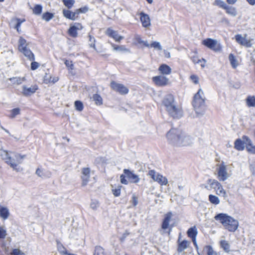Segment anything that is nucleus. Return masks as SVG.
Returning <instances> with one entry per match:
<instances>
[{"label": "nucleus", "mask_w": 255, "mask_h": 255, "mask_svg": "<svg viewBox=\"0 0 255 255\" xmlns=\"http://www.w3.org/2000/svg\"><path fill=\"white\" fill-rule=\"evenodd\" d=\"M169 144L176 146H187L192 142L191 136L177 128H171L166 133Z\"/></svg>", "instance_id": "obj_1"}, {"label": "nucleus", "mask_w": 255, "mask_h": 255, "mask_svg": "<svg viewBox=\"0 0 255 255\" xmlns=\"http://www.w3.org/2000/svg\"><path fill=\"white\" fill-rule=\"evenodd\" d=\"M162 104L170 117L174 119H179L183 116L182 111L177 107L173 95L169 94L165 95Z\"/></svg>", "instance_id": "obj_2"}, {"label": "nucleus", "mask_w": 255, "mask_h": 255, "mask_svg": "<svg viewBox=\"0 0 255 255\" xmlns=\"http://www.w3.org/2000/svg\"><path fill=\"white\" fill-rule=\"evenodd\" d=\"M214 219L220 221L225 228L230 232H235L239 226L238 220L225 213L217 214L214 217Z\"/></svg>", "instance_id": "obj_3"}, {"label": "nucleus", "mask_w": 255, "mask_h": 255, "mask_svg": "<svg viewBox=\"0 0 255 255\" xmlns=\"http://www.w3.org/2000/svg\"><path fill=\"white\" fill-rule=\"evenodd\" d=\"M201 92L203 94V92L200 88L198 91L194 95L192 102V105L198 115H203V111L205 107V99L202 98L201 96Z\"/></svg>", "instance_id": "obj_4"}, {"label": "nucleus", "mask_w": 255, "mask_h": 255, "mask_svg": "<svg viewBox=\"0 0 255 255\" xmlns=\"http://www.w3.org/2000/svg\"><path fill=\"white\" fill-rule=\"evenodd\" d=\"M202 44L208 48L215 51L219 52L222 50V46L217 43V41L210 38H206L202 41Z\"/></svg>", "instance_id": "obj_5"}, {"label": "nucleus", "mask_w": 255, "mask_h": 255, "mask_svg": "<svg viewBox=\"0 0 255 255\" xmlns=\"http://www.w3.org/2000/svg\"><path fill=\"white\" fill-rule=\"evenodd\" d=\"M111 87L113 90L121 95L127 94L129 91L128 88L123 84L118 83L114 81L111 82Z\"/></svg>", "instance_id": "obj_6"}, {"label": "nucleus", "mask_w": 255, "mask_h": 255, "mask_svg": "<svg viewBox=\"0 0 255 255\" xmlns=\"http://www.w3.org/2000/svg\"><path fill=\"white\" fill-rule=\"evenodd\" d=\"M90 171L91 170L89 167H84L82 168L81 175L82 186L85 187L88 184L90 180Z\"/></svg>", "instance_id": "obj_7"}, {"label": "nucleus", "mask_w": 255, "mask_h": 255, "mask_svg": "<svg viewBox=\"0 0 255 255\" xmlns=\"http://www.w3.org/2000/svg\"><path fill=\"white\" fill-rule=\"evenodd\" d=\"M235 39L237 43L247 48L251 47L252 43L251 40L247 39V34L245 36H242L241 34H237L235 36Z\"/></svg>", "instance_id": "obj_8"}, {"label": "nucleus", "mask_w": 255, "mask_h": 255, "mask_svg": "<svg viewBox=\"0 0 255 255\" xmlns=\"http://www.w3.org/2000/svg\"><path fill=\"white\" fill-rule=\"evenodd\" d=\"M123 172L126 175L130 183L136 184L139 182L140 178L138 175L133 172V171H130L128 169H124Z\"/></svg>", "instance_id": "obj_9"}, {"label": "nucleus", "mask_w": 255, "mask_h": 255, "mask_svg": "<svg viewBox=\"0 0 255 255\" xmlns=\"http://www.w3.org/2000/svg\"><path fill=\"white\" fill-rule=\"evenodd\" d=\"M228 177L226 166L224 165V163H222L220 164L218 170V178L220 181H224Z\"/></svg>", "instance_id": "obj_10"}, {"label": "nucleus", "mask_w": 255, "mask_h": 255, "mask_svg": "<svg viewBox=\"0 0 255 255\" xmlns=\"http://www.w3.org/2000/svg\"><path fill=\"white\" fill-rule=\"evenodd\" d=\"M169 79L163 75L154 76L152 81L158 86H164L168 84Z\"/></svg>", "instance_id": "obj_11"}, {"label": "nucleus", "mask_w": 255, "mask_h": 255, "mask_svg": "<svg viewBox=\"0 0 255 255\" xmlns=\"http://www.w3.org/2000/svg\"><path fill=\"white\" fill-rule=\"evenodd\" d=\"M172 215V214L171 212H169L165 215L164 218L161 224V228L163 230H166L168 228L172 229V228L174 227L173 224L169 225V221L171 218Z\"/></svg>", "instance_id": "obj_12"}, {"label": "nucleus", "mask_w": 255, "mask_h": 255, "mask_svg": "<svg viewBox=\"0 0 255 255\" xmlns=\"http://www.w3.org/2000/svg\"><path fill=\"white\" fill-rule=\"evenodd\" d=\"M207 182L208 184H210V188H209L208 185L205 184L201 185V186L204 187V188L208 190L211 189H214L215 190L217 188H220V186L221 187V184L216 179L209 178L207 180Z\"/></svg>", "instance_id": "obj_13"}, {"label": "nucleus", "mask_w": 255, "mask_h": 255, "mask_svg": "<svg viewBox=\"0 0 255 255\" xmlns=\"http://www.w3.org/2000/svg\"><path fill=\"white\" fill-rule=\"evenodd\" d=\"M38 89V86L36 85L32 86L29 88H27L26 86H23L22 94L25 96H30L34 94Z\"/></svg>", "instance_id": "obj_14"}, {"label": "nucleus", "mask_w": 255, "mask_h": 255, "mask_svg": "<svg viewBox=\"0 0 255 255\" xmlns=\"http://www.w3.org/2000/svg\"><path fill=\"white\" fill-rule=\"evenodd\" d=\"M20 52L22 53L23 55L27 57V58L30 61L35 60V56L33 52L30 50V49L27 48V47H22L21 50H19Z\"/></svg>", "instance_id": "obj_15"}, {"label": "nucleus", "mask_w": 255, "mask_h": 255, "mask_svg": "<svg viewBox=\"0 0 255 255\" xmlns=\"http://www.w3.org/2000/svg\"><path fill=\"white\" fill-rule=\"evenodd\" d=\"M63 13L65 17L71 20H75L78 16L76 10L75 12H72L69 10L63 9Z\"/></svg>", "instance_id": "obj_16"}, {"label": "nucleus", "mask_w": 255, "mask_h": 255, "mask_svg": "<svg viewBox=\"0 0 255 255\" xmlns=\"http://www.w3.org/2000/svg\"><path fill=\"white\" fill-rule=\"evenodd\" d=\"M158 71L162 75H169L171 73L172 69L168 65L162 64L159 67Z\"/></svg>", "instance_id": "obj_17"}, {"label": "nucleus", "mask_w": 255, "mask_h": 255, "mask_svg": "<svg viewBox=\"0 0 255 255\" xmlns=\"http://www.w3.org/2000/svg\"><path fill=\"white\" fill-rule=\"evenodd\" d=\"M140 21L144 27H147L150 24V20L148 15L145 14L143 12L140 13Z\"/></svg>", "instance_id": "obj_18"}, {"label": "nucleus", "mask_w": 255, "mask_h": 255, "mask_svg": "<svg viewBox=\"0 0 255 255\" xmlns=\"http://www.w3.org/2000/svg\"><path fill=\"white\" fill-rule=\"evenodd\" d=\"M197 234L198 231L195 226L190 228L187 232L188 237L192 240L196 239Z\"/></svg>", "instance_id": "obj_19"}, {"label": "nucleus", "mask_w": 255, "mask_h": 255, "mask_svg": "<svg viewBox=\"0 0 255 255\" xmlns=\"http://www.w3.org/2000/svg\"><path fill=\"white\" fill-rule=\"evenodd\" d=\"M190 242L186 240H184L181 242H179L178 245L177 252L181 253L186 249L187 248Z\"/></svg>", "instance_id": "obj_20"}, {"label": "nucleus", "mask_w": 255, "mask_h": 255, "mask_svg": "<svg viewBox=\"0 0 255 255\" xmlns=\"http://www.w3.org/2000/svg\"><path fill=\"white\" fill-rule=\"evenodd\" d=\"M234 144L235 148L239 151H242L245 149V145L244 141L241 138L237 139L235 141Z\"/></svg>", "instance_id": "obj_21"}, {"label": "nucleus", "mask_w": 255, "mask_h": 255, "mask_svg": "<svg viewBox=\"0 0 255 255\" xmlns=\"http://www.w3.org/2000/svg\"><path fill=\"white\" fill-rule=\"evenodd\" d=\"M9 215V212L7 208L5 207L0 206V217L3 219L5 220L8 218Z\"/></svg>", "instance_id": "obj_22"}, {"label": "nucleus", "mask_w": 255, "mask_h": 255, "mask_svg": "<svg viewBox=\"0 0 255 255\" xmlns=\"http://www.w3.org/2000/svg\"><path fill=\"white\" fill-rule=\"evenodd\" d=\"M154 181L157 182L161 185H165L168 183L167 179L160 174H157Z\"/></svg>", "instance_id": "obj_23"}, {"label": "nucleus", "mask_w": 255, "mask_h": 255, "mask_svg": "<svg viewBox=\"0 0 255 255\" xmlns=\"http://www.w3.org/2000/svg\"><path fill=\"white\" fill-rule=\"evenodd\" d=\"M56 242L57 250L59 253L62 255H64L66 254L67 251L63 244L59 240H56Z\"/></svg>", "instance_id": "obj_24"}, {"label": "nucleus", "mask_w": 255, "mask_h": 255, "mask_svg": "<svg viewBox=\"0 0 255 255\" xmlns=\"http://www.w3.org/2000/svg\"><path fill=\"white\" fill-rule=\"evenodd\" d=\"M220 246L226 253H229L230 252V245L227 241L225 240L221 241Z\"/></svg>", "instance_id": "obj_25"}, {"label": "nucleus", "mask_w": 255, "mask_h": 255, "mask_svg": "<svg viewBox=\"0 0 255 255\" xmlns=\"http://www.w3.org/2000/svg\"><path fill=\"white\" fill-rule=\"evenodd\" d=\"M82 26L80 23H75L72 25L68 32H77V31L82 29Z\"/></svg>", "instance_id": "obj_26"}, {"label": "nucleus", "mask_w": 255, "mask_h": 255, "mask_svg": "<svg viewBox=\"0 0 255 255\" xmlns=\"http://www.w3.org/2000/svg\"><path fill=\"white\" fill-rule=\"evenodd\" d=\"M226 12L233 16H235L237 15V11L235 7L229 5H227L225 9Z\"/></svg>", "instance_id": "obj_27"}, {"label": "nucleus", "mask_w": 255, "mask_h": 255, "mask_svg": "<svg viewBox=\"0 0 255 255\" xmlns=\"http://www.w3.org/2000/svg\"><path fill=\"white\" fill-rule=\"evenodd\" d=\"M229 59L232 67L236 68L238 66V64L235 55L232 53H230L229 55Z\"/></svg>", "instance_id": "obj_28"}, {"label": "nucleus", "mask_w": 255, "mask_h": 255, "mask_svg": "<svg viewBox=\"0 0 255 255\" xmlns=\"http://www.w3.org/2000/svg\"><path fill=\"white\" fill-rule=\"evenodd\" d=\"M203 251H206L207 255H217V253L213 250V247L211 245L205 246Z\"/></svg>", "instance_id": "obj_29"}, {"label": "nucleus", "mask_w": 255, "mask_h": 255, "mask_svg": "<svg viewBox=\"0 0 255 255\" xmlns=\"http://www.w3.org/2000/svg\"><path fill=\"white\" fill-rule=\"evenodd\" d=\"M93 101H95L97 105L101 106L103 104V99L98 94H95L93 96Z\"/></svg>", "instance_id": "obj_30"}, {"label": "nucleus", "mask_w": 255, "mask_h": 255, "mask_svg": "<svg viewBox=\"0 0 255 255\" xmlns=\"http://www.w3.org/2000/svg\"><path fill=\"white\" fill-rule=\"evenodd\" d=\"M190 57L192 62L195 64L199 63L201 61V60L198 59L197 52L196 51L191 52Z\"/></svg>", "instance_id": "obj_31"}, {"label": "nucleus", "mask_w": 255, "mask_h": 255, "mask_svg": "<svg viewBox=\"0 0 255 255\" xmlns=\"http://www.w3.org/2000/svg\"><path fill=\"white\" fill-rule=\"evenodd\" d=\"M247 105L250 107H255V97L248 96L246 99Z\"/></svg>", "instance_id": "obj_32"}, {"label": "nucleus", "mask_w": 255, "mask_h": 255, "mask_svg": "<svg viewBox=\"0 0 255 255\" xmlns=\"http://www.w3.org/2000/svg\"><path fill=\"white\" fill-rule=\"evenodd\" d=\"M209 200L213 204L218 205L220 203L219 198L214 195L210 194L209 195Z\"/></svg>", "instance_id": "obj_33"}, {"label": "nucleus", "mask_w": 255, "mask_h": 255, "mask_svg": "<svg viewBox=\"0 0 255 255\" xmlns=\"http://www.w3.org/2000/svg\"><path fill=\"white\" fill-rule=\"evenodd\" d=\"M110 37L114 38L116 41H120L123 39V37L118 34V33H106Z\"/></svg>", "instance_id": "obj_34"}, {"label": "nucleus", "mask_w": 255, "mask_h": 255, "mask_svg": "<svg viewBox=\"0 0 255 255\" xmlns=\"http://www.w3.org/2000/svg\"><path fill=\"white\" fill-rule=\"evenodd\" d=\"M114 49L117 51H124L129 52L130 51L128 49L125 47L124 45H117L114 44H112Z\"/></svg>", "instance_id": "obj_35"}, {"label": "nucleus", "mask_w": 255, "mask_h": 255, "mask_svg": "<svg viewBox=\"0 0 255 255\" xmlns=\"http://www.w3.org/2000/svg\"><path fill=\"white\" fill-rule=\"evenodd\" d=\"M25 79L24 78H21L20 77H12L9 79V80L13 84H16L19 85Z\"/></svg>", "instance_id": "obj_36"}, {"label": "nucleus", "mask_w": 255, "mask_h": 255, "mask_svg": "<svg viewBox=\"0 0 255 255\" xmlns=\"http://www.w3.org/2000/svg\"><path fill=\"white\" fill-rule=\"evenodd\" d=\"M74 106L75 109L79 112L82 111L84 109V105L83 103L79 100L75 101Z\"/></svg>", "instance_id": "obj_37"}, {"label": "nucleus", "mask_w": 255, "mask_h": 255, "mask_svg": "<svg viewBox=\"0 0 255 255\" xmlns=\"http://www.w3.org/2000/svg\"><path fill=\"white\" fill-rule=\"evenodd\" d=\"M20 114V109L19 108H15L10 111V115L9 118L11 119L14 118L16 116Z\"/></svg>", "instance_id": "obj_38"}, {"label": "nucleus", "mask_w": 255, "mask_h": 255, "mask_svg": "<svg viewBox=\"0 0 255 255\" xmlns=\"http://www.w3.org/2000/svg\"><path fill=\"white\" fill-rule=\"evenodd\" d=\"M42 6L40 4H36L33 9V13L36 15H40L42 12Z\"/></svg>", "instance_id": "obj_39"}, {"label": "nucleus", "mask_w": 255, "mask_h": 255, "mask_svg": "<svg viewBox=\"0 0 255 255\" xmlns=\"http://www.w3.org/2000/svg\"><path fill=\"white\" fill-rule=\"evenodd\" d=\"M54 15L52 13L46 12L42 15V18L46 21H49L53 17Z\"/></svg>", "instance_id": "obj_40"}, {"label": "nucleus", "mask_w": 255, "mask_h": 255, "mask_svg": "<svg viewBox=\"0 0 255 255\" xmlns=\"http://www.w3.org/2000/svg\"><path fill=\"white\" fill-rule=\"evenodd\" d=\"M8 165H10L11 167L13 168V169H15L17 165V164L15 163V159L13 158H12L11 156H10V159H7V160H6L5 162Z\"/></svg>", "instance_id": "obj_41"}, {"label": "nucleus", "mask_w": 255, "mask_h": 255, "mask_svg": "<svg viewBox=\"0 0 255 255\" xmlns=\"http://www.w3.org/2000/svg\"><path fill=\"white\" fill-rule=\"evenodd\" d=\"M242 139L244 141V144L247 148V146H250L253 144L251 139L247 135H243Z\"/></svg>", "instance_id": "obj_42"}, {"label": "nucleus", "mask_w": 255, "mask_h": 255, "mask_svg": "<svg viewBox=\"0 0 255 255\" xmlns=\"http://www.w3.org/2000/svg\"><path fill=\"white\" fill-rule=\"evenodd\" d=\"M215 191L216 194L219 196L225 197L226 195V191L223 189L222 185L221 187L220 186V188H216V189H215Z\"/></svg>", "instance_id": "obj_43"}, {"label": "nucleus", "mask_w": 255, "mask_h": 255, "mask_svg": "<svg viewBox=\"0 0 255 255\" xmlns=\"http://www.w3.org/2000/svg\"><path fill=\"white\" fill-rule=\"evenodd\" d=\"M26 42V40L24 38H23L22 37H20L19 40H18V46L19 50H21V48H22V47H26V45H25Z\"/></svg>", "instance_id": "obj_44"}, {"label": "nucleus", "mask_w": 255, "mask_h": 255, "mask_svg": "<svg viewBox=\"0 0 255 255\" xmlns=\"http://www.w3.org/2000/svg\"><path fill=\"white\" fill-rule=\"evenodd\" d=\"M149 46L158 50H161L162 49V47L160 43L157 41H153L151 43Z\"/></svg>", "instance_id": "obj_45"}, {"label": "nucleus", "mask_w": 255, "mask_h": 255, "mask_svg": "<svg viewBox=\"0 0 255 255\" xmlns=\"http://www.w3.org/2000/svg\"><path fill=\"white\" fill-rule=\"evenodd\" d=\"M214 5H218L219 7L225 9V7L227 4L222 0H215L214 3Z\"/></svg>", "instance_id": "obj_46"}, {"label": "nucleus", "mask_w": 255, "mask_h": 255, "mask_svg": "<svg viewBox=\"0 0 255 255\" xmlns=\"http://www.w3.org/2000/svg\"><path fill=\"white\" fill-rule=\"evenodd\" d=\"M135 40L137 43L140 44H143L144 46L147 47H149V44H148L147 41H144L142 40V39L139 36L136 37L135 38Z\"/></svg>", "instance_id": "obj_47"}, {"label": "nucleus", "mask_w": 255, "mask_h": 255, "mask_svg": "<svg viewBox=\"0 0 255 255\" xmlns=\"http://www.w3.org/2000/svg\"><path fill=\"white\" fill-rule=\"evenodd\" d=\"M64 4L68 8H71L75 3L74 0H62Z\"/></svg>", "instance_id": "obj_48"}, {"label": "nucleus", "mask_w": 255, "mask_h": 255, "mask_svg": "<svg viewBox=\"0 0 255 255\" xmlns=\"http://www.w3.org/2000/svg\"><path fill=\"white\" fill-rule=\"evenodd\" d=\"M122 186L119 185L117 188L112 189V193L115 197H119L121 195V190Z\"/></svg>", "instance_id": "obj_49"}, {"label": "nucleus", "mask_w": 255, "mask_h": 255, "mask_svg": "<svg viewBox=\"0 0 255 255\" xmlns=\"http://www.w3.org/2000/svg\"><path fill=\"white\" fill-rule=\"evenodd\" d=\"M0 156L1 158L6 162L7 159H10V155L8 152L6 150H3L1 152Z\"/></svg>", "instance_id": "obj_50"}, {"label": "nucleus", "mask_w": 255, "mask_h": 255, "mask_svg": "<svg viewBox=\"0 0 255 255\" xmlns=\"http://www.w3.org/2000/svg\"><path fill=\"white\" fill-rule=\"evenodd\" d=\"M89 46L90 47H92L93 48H94L95 49H96V47H95V42H96V40L94 38V37H93L91 35H89Z\"/></svg>", "instance_id": "obj_51"}, {"label": "nucleus", "mask_w": 255, "mask_h": 255, "mask_svg": "<svg viewBox=\"0 0 255 255\" xmlns=\"http://www.w3.org/2000/svg\"><path fill=\"white\" fill-rule=\"evenodd\" d=\"M99 207V203L98 201L96 200H92L91 203L90 204V207L94 210H96Z\"/></svg>", "instance_id": "obj_52"}, {"label": "nucleus", "mask_w": 255, "mask_h": 255, "mask_svg": "<svg viewBox=\"0 0 255 255\" xmlns=\"http://www.w3.org/2000/svg\"><path fill=\"white\" fill-rule=\"evenodd\" d=\"M127 176L124 173L120 175V181L121 183L124 185H128V181L126 179Z\"/></svg>", "instance_id": "obj_53"}, {"label": "nucleus", "mask_w": 255, "mask_h": 255, "mask_svg": "<svg viewBox=\"0 0 255 255\" xmlns=\"http://www.w3.org/2000/svg\"><path fill=\"white\" fill-rule=\"evenodd\" d=\"M64 64L70 70L74 69V66L72 61L65 60Z\"/></svg>", "instance_id": "obj_54"}, {"label": "nucleus", "mask_w": 255, "mask_h": 255, "mask_svg": "<svg viewBox=\"0 0 255 255\" xmlns=\"http://www.w3.org/2000/svg\"><path fill=\"white\" fill-rule=\"evenodd\" d=\"M30 69L32 71L36 70L40 66V64L37 62L31 61Z\"/></svg>", "instance_id": "obj_55"}, {"label": "nucleus", "mask_w": 255, "mask_h": 255, "mask_svg": "<svg viewBox=\"0 0 255 255\" xmlns=\"http://www.w3.org/2000/svg\"><path fill=\"white\" fill-rule=\"evenodd\" d=\"M130 233L128 230H126L125 232L122 235V237L120 238V242L121 243H123L125 241L127 236Z\"/></svg>", "instance_id": "obj_56"}, {"label": "nucleus", "mask_w": 255, "mask_h": 255, "mask_svg": "<svg viewBox=\"0 0 255 255\" xmlns=\"http://www.w3.org/2000/svg\"><path fill=\"white\" fill-rule=\"evenodd\" d=\"M246 149L249 153L255 154V145L253 144L250 146H247Z\"/></svg>", "instance_id": "obj_57"}, {"label": "nucleus", "mask_w": 255, "mask_h": 255, "mask_svg": "<svg viewBox=\"0 0 255 255\" xmlns=\"http://www.w3.org/2000/svg\"><path fill=\"white\" fill-rule=\"evenodd\" d=\"M190 79L195 84H197L199 83V78L197 75H191Z\"/></svg>", "instance_id": "obj_58"}, {"label": "nucleus", "mask_w": 255, "mask_h": 255, "mask_svg": "<svg viewBox=\"0 0 255 255\" xmlns=\"http://www.w3.org/2000/svg\"><path fill=\"white\" fill-rule=\"evenodd\" d=\"M88 7H87V6H84V7H81L79 9H78L76 10L77 12L78 13V15L80 13H86L87 11H88Z\"/></svg>", "instance_id": "obj_59"}, {"label": "nucleus", "mask_w": 255, "mask_h": 255, "mask_svg": "<svg viewBox=\"0 0 255 255\" xmlns=\"http://www.w3.org/2000/svg\"><path fill=\"white\" fill-rule=\"evenodd\" d=\"M131 202L133 206H136L138 204V198L134 194L132 196Z\"/></svg>", "instance_id": "obj_60"}, {"label": "nucleus", "mask_w": 255, "mask_h": 255, "mask_svg": "<svg viewBox=\"0 0 255 255\" xmlns=\"http://www.w3.org/2000/svg\"><path fill=\"white\" fill-rule=\"evenodd\" d=\"M6 231L0 227V239H4L6 237Z\"/></svg>", "instance_id": "obj_61"}, {"label": "nucleus", "mask_w": 255, "mask_h": 255, "mask_svg": "<svg viewBox=\"0 0 255 255\" xmlns=\"http://www.w3.org/2000/svg\"><path fill=\"white\" fill-rule=\"evenodd\" d=\"M16 21H17V22L15 26V27L17 31L18 32H19V31L20 30H19L20 26L21 23L23 22V21H24L25 20L23 19V20H21L20 19H16Z\"/></svg>", "instance_id": "obj_62"}, {"label": "nucleus", "mask_w": 255, "mask_h": 255, "mask_svg": "<svg viewBox=\"0 0 255 255\" xmlns=\"http://www.w3.org/2000/svg\"><path fill=\"white\" fill-rule=\"evenodd\" d=\"M192 241L193 245L196 249V250L197 252L198 255H203L201 253L199 252V247L197 243L196 239L192 240Z\"/></svg>", "instance_id": "obj_63"}, {"label": "nucleus", "mask_w": 255, "mask_h": 255, "mask_svg": "<svg viewBox=\"0 0 255 255\" xmlns=\"http://www.w3.org/2000/svg\"><path fill=\"white\" fill-rule=\"evenodd\" d=\"M148 175L154 180L156 177V172L154 170H150L148 172Z\"/></svg>", "instance_id": "obj_64"}]
</instances>
